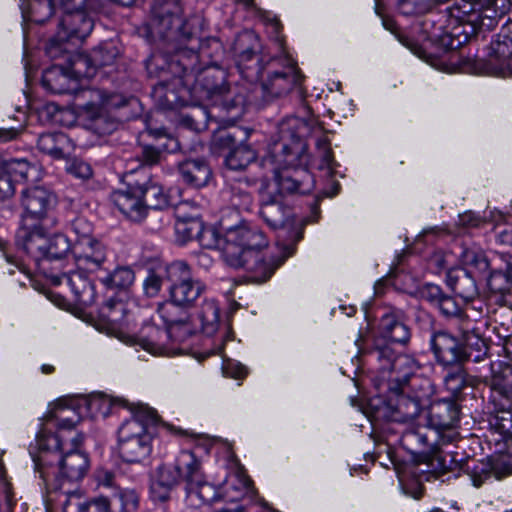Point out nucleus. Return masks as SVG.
<instances>
[{"label":"nucleus","mask_w":512,"mask_h":512,"mask_svg":"<svg viewBox=\"0 0 512 512\" xmlns=\"http://www.w3.org/2000/svg\"><path fill=\"white\" fill-rule=\"evenodd\" d=\"M380 337L368 351L371 361L378 363V377L390 391V405L395 409L393 419L406 420L419 412L432 394L428 378L417 374L416 361L406 354H396L392 343L405 345L411 337L410 328L404 323L399 311H390L381 316Z\"/></svg>","instance_id":"obj_1"},{"label":"nucleus","mask_w":512,"mask_h":512,"mask_svg":"<svg viewBox=\"0 0 512 512\" xmlns=\"http://www.w3.org/2000/svg\"><path fill=\"white\" fill-rule=\"evenodd\" d=\"M267 26L281 54L269 58L261 55L258 35L253 31H244L237 36L234 44L237 69L248 82L260 81L266 98H281L293 93L302 101L307 95L305 76L297 62L284 52L282 24L273 18L268 20Z\"/></svg>","instance_id":"obj_2"},{"label":"nucleus","mask_w":512,"mask_h":512,"mask_svg":"<svg viewBox=\"0 0 512 512\" xmlns=\"http://www.w3.org/2000/svg\"><path fill=\"white\" fill-rule=\"evenodd\" d=\"M83 439L82 434L74 432L64 449H44L34 459L35 470L48 490L74 486L84 479L90 463L88 455L79 449Z\"/></svg>","instance_id":"obj_3"},{"label":"nucleus","mask_w":512,"mask_h":512,"mask_svg":"<svg viewBox=\"0 0 512 512\" xmlns=\"http://www.w3.org/2000/svg\"><path fill=\"white\" fill-rule=\"evenodd\" d=\"M298 163V152L286 144H274L262 160L264 167H270L281 193H309L314 186L313 176L305 169H293Z\"/></svg>","instance_id":"obj_4"},{"label":"nucleus","mask_w":512,"mask_h":512,"mask_svg":"<svg viewBox=\"0 0 512 512\" xmlns=\"http://www.w3.org/2000/svg\"><path fill=\"white\" fill-rule=\"evenodd\" d=\"M391 396L390 391H388L387 409L389 410V414L387 416L393 422L408 424V426L401 432L400 444L416 461L428 462L437 450L438 445L450 443L454 440V433H450L448 436H440L428 426L414 425L412 421L420 412L406 420L393 419L392 417L395 409L393 408V405H390ZM429 398L430 396L421 406L419 411L428 404Z\"/></svg>","instance_id":"obj_5"},{"label":"nucleus","mask_w":512,"mask_h":512,"mask_svg":"<svg viewBox=\"0 0 512 512\" xmlns=\"http://www.w3.org/2000/svg\"><path fill=\"white\" fill-rule=\"evenodd\" d=\"M82 97H89L85 104V127L97 135L111 134L118 127L117 120L108 114L110 109L121 108L134 101V97H125L122 94H107L98 89L81 90L77 93Z\"/></svg>","instance_id":"obj_6"},{"label":"nucleus","mask_w":512,"mask_h":512,"mask_svg":"<svg viewBox=\"0 0 512 512\" xmlns=\"http://www.w3.org/2000/svg\"><path fill=\"white\" fill-rule=\"evenodd\" d=\"M66 1L67 4L62 5L63 15L56 36L50 39L46 46V54L52 59L60 58L68 51L65 45L66 42L82 41L92 32L94 27L93 19L84 9H71L70 3L77 0Z\"/></svg>","instance_id":"obj_7"},{"label":"nucleus","mask_w":512,"mask_h":512,"mask_svg":"<svg viewBox=\"0 0 512 512\" xmlns=\"http://www.w3.org/2000/svg\"><path fill=\"white\" fill-rule=\"evenodd\" d=\"M198 66V53L193 48L179 47L167 62V70L172 74V79H162L155 85V96L168 108L177 106L181 99V95L176 93L181 88L179 80L188 75H196L200 70Z\"/></svg>","instance_id":"obj_8"},{"label":"nucleus","mask_w":512,"mask_h":512,"mask_svg":"<svg viewBox=\"0 0 512 512\" xmlns=\"http://www.w3.org/2000/svg\"><path fill=\"white\" fill-rule=\"evenodd\" d=\"M267 245L268 240L258 226L243 222L226 228L222 256L227 265L238 266L241 257L260 252Z\"/></svg>","instance_id":"obj_9"},{"label":"nucleus","mask_w":512,"mask_h":512,"mask_svg":"<svg viewBox=\"0 0 512 512\" xmlns=\"http://www.w3.org/2000/svg\"><path fill=\"white\" fill-rule=\"evenodd\" d=\"M123 181L126 189L114 191L111 201L127 219L140 222L146 216L140 188L148 181V171L143 167L132 169L125 173Z\"/></svg>","instance_id":"obj_10"},{"label":"nucleus","mask_w":512,"mask_h":512,"mask_svg":"<svg viewBox=\"0 0 512 512\" xmlns=\"http://www.w3.org/2000/svg\"><path fill=\"white\" fill-rule=\"evenodd\" d=\"M225 72L215 66H207L199 71L196 75H188V77L179 80L181 88L176 93L181 95L178 105L186 101V97L199 102L211 103L215 96L221 93V86L225 82Z\"/></svg>","instance_id":"obj_11"},{"label":"nucleus","mask_w":512,"mask_h":512,"mask_svg":"<svg viewBox=\"0 0 512 512\" xmlns=\"http://www.w3.org/2000/svg\"><path fill=\"white\" fill-rule=\"evenodd\" d=\"M169 299L181 308H190L205 291V285L191 277L189 266L183 261H174L165 267Z\"/></svg>","instance_id":"obj_12"},{"label":"nucleus","mask_w":512,"mask_h":512,"mask_svg":"<svg viewBox=\"0 0 512 512\" xmlns=\"http://www.w3.org/2000/svg\"><path fill=\"white\" fill-rule=\"evenodd\" d=\"M21 204L24 209L21 220L44 223V225H57L55 215L57 197L50 190L34 186L22 191Z\"/></svg>","instance_id":"obj_13"},{"label":"nucleus","mask_w":512,"mask_h":512,"mask_svg":"<svg viewBox=\"0 0 512 512\" xmlns=\"http://www.w3.org/2000/svg\"><path fill=\"white\" fill-rule=\"evenodd\" d=\"M149 30L152 36L168 42L182 43L192 39V33L178 8L175 11L166 7L154 8Z\"/></svg>","instance_id":"obj_14"},{"label":"nucleus","mask_w":512,"mask_h":512,"mask_svg":"<svg viewBox=\"0 0 512 512\" xmlns=\"http://www.w3.org/2000/svg\"><path fill=\"white\" fill-rule=\"evenodd\" d=\"M247 137V132L241 129L223 130L214 137L215 146L229 150L225 157V164L229 169L244 170L256 159V152L250 146L243 143L236 145L238 140L243 141Z\"/></svg>","instance_id":"obj_15"},{"label":"nucleus","mask_w":512,"mask_h":512,"mask_svg":"<svg viewBox=\"0 0 512 512\" xmlns=\"http://www.w3.org/2000/svg\"><path fill=\"white\" fill-rule=\"evenodd\" d=\"M441 445H438L437 450L433 454L431 460L427 463L437 462V465L442 473L446 472H461L466 473L475 487H480L492 475L491 468L488 463L474 459L462 461L456 459L455 455L451 452H444L441 450Z\"/></svg>","instance_id":"obj_16"},{"label":"nucleus","mask_w":512,"mask_h":512,"mask_svg":"<svg viewBox=\"0 0 512 512\" xmlns=\"http://www.w3.org/2000/svg\"><path fill=\"white\" fill-rule=\"evenodd\" d=\"M57 225H44V223L21 220V225L16 233V245L30 256L38 266L43 259V249L46 243V235L49 230Z\"/></svg>","instance_id":"obj_17"},{"label":"nucleus","mask_w":512,"mask_h":512,"mask_svg":"<svg viewBox=\"0 0 512 512\" xmlns=\"http://www.w3.org/2000/svg\"><path fill=\"white\" fill-rule=\"evenodd\" d=\"M119 51L112 42L93 49L90 55H76L71 61V72L76 76L92 77L97 68L112 65Z\"/></svg>","instance_id":"obj_18"},{"label":"nucleus","mask_w":512,"mask_h":512,"mask_svg":"<svg viewBox=\"0 0 512 512\" xmlns=\"http://www.w3.org/2000/svg\"><path fill=\"white\" fill-rule=\"evenodd\" d=\"M430 343L437 362L444 367L462 364L469 357L463 343L447 331L433 333Z\"/></svg>","instance_id":"obj_19"},{"label":"nucleus","mask_w":512,"mask_h":512,"mask_svg":"<svg viewBox=\"0 0 512 512\" xmlns=\"http://www.w3.org/2000/svg\"><path fill=\"white\" fill-rule=\"evenodd\" d=\"M73 255L76 267L79 269H85L90 273L108 270L106 246L96 239H85L84 242L74 243Z\"/></svg>","instance_id":"obj_20"},{"label":"nucleus","mask_w":512,"mask_h":512,"mask_svg":"<svg viewBox=\"0 0 512 512\" xmlns=\"http://www.w3.org/2000/svg\"><path fill=\"white\" fill-rule=\"evenodd\" d=\"M288 256L280 257L262 251L247 254L240 258L242 262L233 268H243L249 273V279L255 283H264L275 273V271L284 263Z\"/></svg>","instance_id":"obj_21"},{"label":"nucleus","mask_w":512,"mask_h":512,"mask_svg":"<svg viewBox=\"0 0 512 512\" xmlns=\"http://www.w3.org/2000/svg\"><path fill=\"white\" fill-rule=\"evenodd\" d=\"M156 422V411L139 405L132 411L131 418L125 420L119 427L118 441L144 440V436H151L150 428Z\"/></svg>","instance_id":"obj_22"},{"label":"nucleus","mask_w":512,"mask_h":512,"mask_svg":"<svg viewBox=\"0 0 512 512\" xmlns=\"http://www.w3.org/2000/svg\"><path fill=\"white\" fill-rule=\"evenodd\" d=\"M85 269H79L63 272L57 276L59 284H67L74 294L75 301L83 306L90 307L96 303L95 286L88 277Z\"/></svg>","instance_id":"obj_23"},{"label":"nucleus","mask_w":512,"mask_h":512,"mask_svg":"<svg viewBox=\"0 0 512 512\" xmlns=\"http://www.w3.org/2000/svg\"><path fill=\"white\" fill-rule=\"evenodd\" d=\"M259 215L267 226L275 231H289L295 224L290 208L285 206L277 197L269 196L268 199L264 198L260 206Z\"/></svg>","instance_id":"obj_24"},{"label":"nucleus","mask_w":512,"mask_h":512,"mask_svg":"<svg viewBox=\"0 0 512 512\" xmlns=\"http://www.w3.org/2000/svg\"><path fill=\"white\" fill-rule=\"evenodd\" d=\"M133 337L136 344L153 355H168L172 352L168 345L169 333L166 327L160 328L155 323L145 322Z\"/></svg>","instance_id":"obj_25"},{"label":"nucleus","mask_w":512,"mask_h":512,"mask_svg":"<svg viewBox=\"0 0 512 512\" xmlns=\"http://www.w3.org/2000/svg\"><path fill=\"white\" fill-rule=\"evenodd\" d=\"M460 410L453 400H440L430 405L428 411L429 427L443 436L441 432L451 431L459 422Z\"/></svg>","instance_id":"obj_26"},{"label":"nucleus","mask_w":512,"mask_h":512,"mask_svg":"<svg viewBox=\"0 0 512 512\" xmlns=\"http://www.w3.org/2000/svg\"><path fill=\"white\" fill-rule=\"evenodd\" d=\"M42 85L54 94L76 93L77 90L76 80L60 65H53L43 72Z\"/></svg>","instance_id":"obj_27"},{"label":"nucleus","mask_w":512,"mask_h":512,"mask_svg":"<svg viewBox=\"0 0 512 512\" xmlns=\"http://www.w3.org/2000/svg\"><path fill=\"white\" fill-rule=\"evenodd\" d=\"M174 465L181 481L186 486L201 481L204 472L200 458L191 450H182L175 458Z\"/></svg>","instance_id":"obj_28"},{"label":"nucleus","mask_w":512,"mask_h":512,"mask_svg":"<svg viewBox=\"0 0 512 512\" xmlns=\"http://www.w3.org/2000/svg\"><path fill=\"white\" fill-rule=\"evenodd\" d=\"M437 307L445 317L455 322L463 340L468 341L469 333L475 330L474 323L461 309L455 298L444 294Z\"/></svg>","instance_id":"obj_29"},{"label":"nucleus","mask_w":512,"mask_h":512,"mask_svg":"<svg viewBox=\"0 0 512 512\" xmlns=\"http://www.w3.org/2000/svg\"><path fill=\"white\" fill-rule=\"evenodd\" d=\"M178 170L183 181L195 188L205 186L211 178V169L202 159H187L178 164Z\"/></svg>","instance_id":"obj_30"},{"label":"nucleus","mask_w":512,"mask_h":512,"mask_svg":"<svg viewBox=\"0 0 512 512\" xmlns=\"http://www.w3.org/2000/svg\"><path fill=\"white\" fill-rule=\"evenodd\" d=\"M499 399L494 396L495 413L490 420L491 426L504 437L512 438V399L499 392Z\"/></svg>","instance_id":"obj_31"},{"label":"nucleus","mask_w":512,"mask_h":512,"mask_svg":"<svg viewBox=\"0 0 512 512\" xmlns=\"http://www.w3.org/2000/svg\"><path fill=\"white\" fill-rule=\"evenodd\" d=\"M246 103V95L238 86H227L225 83L221 86V93L215 96L210 103L212 106L220 107L227 113H233L239 116Z\"/></svg>","instance_id":"obj_32"},{"label":"nucleus","mask_w":512,"mask_h":512,"mask_svg":"<svg viewBox=\"0 0 512 512\" xmlns=\"http://www.w3.org/2000/svg\"><path fill=\"white\" fill-rule=\"evenodd\" d=\"M186 504L191 508H200L203 505L210 504L217 497V490L214 485L209 483L205 475L201 481L186 486Z\"/></svg>","instance_id":"obj_33"},{"label":"nucleus","mask_w":512,"mask_h":512,"mask_svg":"<svg viewBox=\"0 0 512 512\" xmlns=\"http://www.w3.org/2000/svg\"><path fill=\"white\" fill-rule=\"evenodd\" d=\"M152 436H144V440L118 441L120 457L127 463H139L146 459L152 451Z\"/></svg>","instance_id":"obj_34"},{"label":"nucleus","mask_w":512,"mask_h":512,"mask_svg":"<svg viewBox=\"0 0 512 512\" xmlns=\"http://www.w3.org/2000/svg\"><path fill=\"white\" fill-rule=\"evenodd\" d=\"M0 170L5 175L9 176L14 184L33 180L37 176V167L24 158H10L4 160Z\"/></svg>","instance_id":"obj_35"},{"label":"nucleus","mask_w":512,"mask_h":512,"mask_svg":"<svg viewBox=\"0 0 512 512\" xmlns=\"http://www.w3.org/2000/svg\"><path fill=\"white\" fill-rule=\"evenodd\" d=\"M140 194L142 195L143 203L146 206V211L150 209L161 210L169 205L168 195L164 192L161 185L156 183L148 171V181L141 185Z\"/></svg>","instance_id":"obj_36"},{"label":"nucleus","mask_w":512,"mask_h":512,"mask_svg":"<svg viewBox=\"0 0 512 512\" xmlns=\"http://www.w3.org/2000/svg\"><path fill=\"white\" fill-rule=\"evenodd\" d=\"M100 316L111 324L129 328V313L126 304L114 298H109L99 309Z\"/></svg>","instance_id":"obj_37"},{"label":"nucleus","mask_w":512,"mask_h":512,"mask_svg":"<svg viewBox=\"0 0 512 512\" xmlns=\"http://www.w3.org/2000/svg\"><path fill=\"white\" fill-rule=\"evenodd\" d=\"M69 252L73 253V244L64 234L57 233L47 238L43 249L42 261H52L64 258Z\"/></svg>","instance_id":"obj_38"},{"label":"nucleus","mask_w":512,"mask_h":512,"mask_svg":"<svg viewBox=\"0 0 512 512\" xmlns=\"http://www.w3.org/2000/svg\"><path fill=\"white\" fill-rule=\"evenodd\" d=\"M67 142L68 138L64 133H43L37 140V147L54 159H62Z\"/></svg>","instance_id":"obj_39"},{"label":"nucleus","mask_w":512,"mask_h":512,"mask_svg":"<svg viewBox=\"0 0 512 512\" xmlns=\"http://www.w3.org/2000/svg\"><path fill=\"white\" fill-rule=\"evenodd\" d=\"M198 318L202 324V330L206 334L216 331L220 321V308L215 299H205L198 310Z\"/></svg>","instance_id":"obj_40"},{"label":"nucleus","mask_w":512,"mask_h":512,"mask_svg":"<svg viewBox=\"0 0 512 512\" xmlns=\"http://www.w3.org/2000/svg\"><path fill=\"white\" fill-rule=\"evenodd\" d=\"M211 117L210 112L206 108L196 106L189 112L181 114L180 125L188 130L199 133L208 128Z\"/></svg>","instance_id":"obj_41"},{"label":"nucleus","mask_w":512,"mask_h":512,"mask_svg":"<svg viewBox=\"0 0 512 512\" xmlns=\"http://www.w3.org/2000/svg\"><path fill=\"white\" fill-rule=\"evenodd\" d=\"M110 502L114 506V512H134L138 508L139 497L134 489L120 486L112 493Z\"/></svg>","instance_id":"obj_42"},{"label":"nucleus","mask_w":512,"mask_h":512,"mask_svg":"<svg viewBox=\"0 0 512 512\" xmlns=\"http://www.w3.org/2000/svg\"><path fill=\"white\" fill-rule=\"evenodd\" d=\"M135 279L134 271L129 267H118L113 272H107L99 280L107 288H128Z\"/></svg>","instance_id":"obj_43"},{"label":"nucleus","mask_w":512,"mask_h":512,"mask_svg":"<svg viewBox=\"0 0 512 512\" xmlns=\"http://www.w3.org/2000/svg\"><path fill=\"white\" fill-rule=\"evenodd\" d=\"M493 63L497 65L503 74H512V39L504 36L494 47Z\"/></svg>","instance_id":"obj_44"},{"label":"nucleus","mask_w":512,"mask_h":512,"mask_svg":"<svg viewBox=\"0 0 512 512\" xmlns=\"http://www.w3.org/2000/svg\"><path fill=\"white\" fill-rule=\"evenodd\" d=\"M247 181H238L230 186V203L238 210H249L253 204V196Z\"/></svg>","instance_id":"obj_45"},{"label":"nucleus","mask_w":512,"mask_h":512,"mask_svg":"<svg viewBox=\"0 0 512 512\" xmlns=\"http://www.w3.org/2000/svg\"><path fill=\"white\" fill-rule=\"evenodd\" d=\"M84 0H80L79 3H83ZM66 0H32L31 17L36 23H45L54 13L57 6L62 8V5H66Z\"/></svg>","instance_id":"obj_46"},{"label":"nucleus","mask_w":512,"mask_h":512,"mask_svg":"<svg viewBox=\"0 0 512 512\" xmlns=\"http://www.w3.org/2000/svg\"><path fill=\"white\" fill-rule=\"evenodd\" d=\"M203 223L198 217L178 216L175 223V231L182 242L196 239L201 233Z\"/></svg>","instance_id":"obj_47"},{"label":"nucleus","mask_w":512,"mask_h":512,"mask_svg":"<svg viewBox=\"0 0 512 512\" xmlns=\"http://www.w3.org/2000/svg\"><path fill=\"white\" fill-rule=\"evenodd\" d=\"M187 308H181L172 300L165 301L158 305L157 314L163 320L166 328L181 322L182 319L187 318Z\"/></svg>","instance_id":"obj_48"},{"label":"nucleus","mask_w":512,"mask_h":512,"mask_svg":"<svg viewBox=\"0 0 512 512\" xmlns=\"http://www.w3.org/2000/svg\"><path fill=\"white\" fill-rule=\"evenodd\" d=\"M461 261L463 265L468 267L470 271H475L480 274H484L489 269V261L482 251L466 248L461 253Z\"/></svg>","instance_id":"obj_49"},{"label":"nucleus","mask_w":512,"mask_h":512,"mask_svg":"<svg viewBox=\"0 0 512 512\" xmlns=\"http://www.w3.org/2000/svg\"><path fill=\"white\" fill-rule=\"evenodd\" d=\"M452 290L463 299H472L477 294L475 280L470 276L467 270H461V274L455 276V283L452 284Z\"/></svg>","instance_id":"obj_50"},{"label":"nucleus","mask_w":512,"mask_h":512,"mask_svg":"<svg viewBox=\"0 0 512 512\" xmlns=\"http://www.w3.org/2000/svg\"><path fill=\"white\" fill-rule=\"evenodd\" d=\"M58 490L67 497L63 503V512H85L87 501L82 498L77 485L64 486Z\"/></svg>","instance_id":"obj_51"},{"label":"nucleus","mask_w":512,"mask_h":512,"mask_svg":"<svg viewBox=\"0 0 512 512\" xmlns=\"http://www.w3.org/2000/svg\"><path fill=\"white\" fill-rule=\"evenodd\" d=\"M453 370L448 371L444 376V382L446 388L453 394L460 393L467 384L466 372L462 368L461 364L450 365Z\"/></svg>","instance_id":"obj_52"},{"label":"nucleus","mask_w":512,"mask_h":512,"mask_svg":"<svg viewBox=\"0 0 512 512\" xmlns=\"http://www.w3.org/2000/svg\"><path fill=\"white\" fill-rule=\"evenodd\" d=\"M118 403H121L118 401ZM112 398L104 394H95L89 397L87 400V407L93 414H100L104 417L108 416L112 412V408L116 405Z\"/></svg>","instance_id":"obj_53"},{"label":"nucleus","mask_w":512,"mask_h":512,"mask_svg":"<svg viewBox=\"0 0 512 512\" xmlns=\"http://www.w3.org/2000/svg\"><path fill=\"white\" fill-rule=\"evenodd\" d=\"M166 282L165 268L163 270H150L143 282V291L149 298L156 297Z\"/></svg>","instance_id":"obj_54"},{"label":"nucleus","mask_w":512,"mask_h":512,"mask_svg":"<svg viewBox=\"0 0 512 512\" xmlns=\"http://www.w3.org/2000/svg\"><path fill=\"white\" fill-rule=\"evenodd\" d=\"M154 481H156L157 487L163 485L174 488L181 482V479L175 465H162L157 469V475Z\"/></svg>","instance_id":"obj_55"},{"label":"nucleus","mask_w":512,"mask_h":512,"mask_svg":"<svg viewBox=\"0 0 512 512\" xmlns=\"http://www.w3.org/2000/svg\"><path fill=\"white\" fill-rule=\"evenodd\" d=\"M199 244L206 249L221 248L224 245V239H222L217 231L212 227L202 226L201 233L196 238Z\"/></svg>","instance_id":"obj_56"},{"label":"nucleus","mask_w":512,"mask_h":512,"mask_svg":"<svg viewBox=\"0 0 512 512\" xmlns=\"http://www.w3.org/2000/svg\"><path fill=\"white\" fill-rule=\"evenodd\" d=\"M188 319L189 317L187 316V318L182 319L181 322H177V324H173L167 328L169 341L184 342L193 334V327Z\"/></svg>","instance_id":"obj_57"},{"label":"nucleus","mask_w":512,"mask_h":512,"mask_svg":"<svg viewBox=\"0 0 512 512\" xmlns=\"http://www.w3.org/2000/svg\"><path fill=\"white\" fill-rule=\"evenodd\" d=\"M78 421V417L76 419L61 418L58 420V430L56 434L52 437L53 440L55 441V447L57 449H64V447L67 446V444H69L63 433L65 431H69L70 433L73 432V429Z\"/></svg>","instance_id":"obj_58"},{"label":"nucleus","mask_w":512,"mask_h":512,"mask_svg":"<svg viewBox=\"0 0 512 512\" xmlns=\"http://www.w3.org/2000/svg\"><path fill=\"white\" fill-rule=\"evenodd\" d=\"M316 148L319 154V157L321 158V164L320 168L324 169H333L334 164V155L331 149V143L329 139L323 137L319 138L316 142Z\"/></svg>","instance_id":"obj_59"},{"label":"nucleus","mask_w":512,"mask_h":512,"mask_svg":"<svg viewBox=\"0 0 512 512\" xmlns=\"http://www.w3.org/2000/svg\"><path fill=\"white\" fill-rule=\"evenodd\" d=\"M71 231L75 234L76 242H84L85 239H94L91 234L93 231L92 224L85 218L78 217L71 223Z\"/></svg>","instance_id":"obj_60"},{"label":"nucleus","mask_w":512,"mask_h":512,"mask_svg":"<svg viewBox=\"0 0 512 512\" xmlns=\"http://www.w3.org/2000/svg\"><path fill=\"white\" fill-rule=\"evenodd\" d=\"M95 480L98 487L110 489L112 493L120 487L116 475L107 469H98L95 472Z\"/></svg>","instance_id":"obj_61"},{"label":"nucleus","mask_w":512,"mask_h":512,"mask_svg":"<svg viewBox=\"0 0 512 512\" xmlns=\"http://www.w3.org/2000/svg\"><path fill=\"white\" fill-rule=\"evenodd\" d=\"M419 294L423 300L436 307L444 296L442 289L438 285L431 283L423 285L419 290Z\"/></svg>","instance_id":"obj_62"},{"label":"nucleus","mask_w":512,"mask_h":512,"mask_svg":"<svg viewBox=\"0 0 512 512\" xmlns=\"http://www.w3.org/2000/svg\"><path fill=\"white\" fill-rule=\"evenodd\" d=\"M162 158V151L160 148L154 147L153 145H145L141 148V161L142 165L138 168H145L149 171L144 165L152 166L158 164Z\"/></svg>","instance_id":"obj_63"},{"label":"nucleus","mask_w":512,"mask_h":512,"mask_svg":"<svg viewBox=\"0 0 512 512\" xmlns=\"http://www.w3.org/2000/svg\"><path fill=\"white\" fill-rule=\"evenodd\" d=\"M85 512H114V506L105 496L94 497L87 501Z\"/></svg>","instance_id":"obj_64"}]
</instances>
